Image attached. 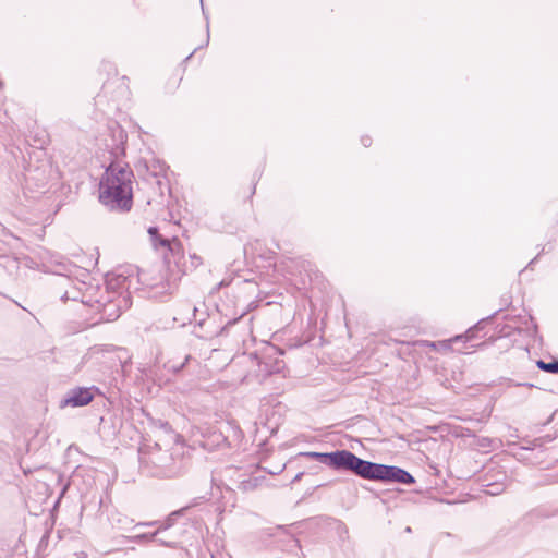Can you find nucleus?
I'll return each mask as SVG.
<instances>
[{
    "instance_id": "nucleus-1",
    "label": "nucleus",
    "mask_w": 558,
    "mask_h": 558,
    "mask_svg": "<svg viewBox=\"0 0 558 558\" xmlns=\"http://www.w3.org/2000/svg\"><path fill=\"white\" fill-rule=\"evenodd\" d=\"M54 272L59 276L54 283V293L62 301L81 302L82 304L97 310L101 302V293L104 292L98 286L88 284L85 281L74 280L70 275H64L63 271L70 272L71 264L60 262L56 265Z\"/></svg>"
},
{
    "instance_id": "nucleus-2",
    "label": "nucleus",
    "mask_w": 558,
    "mask_h": 558,
    "mask_svg": "<svg viewBox=\"0 0 558 558\" xmlns=\"http://www.w3.org/2000/svg\"><path fill=\"white\" fill-rule=\"evenodd\" d=\"M353 474L364 480L411 485L414 477L404 469L363 460L356 456Z\"/></svg>"
},
{
    "instance_id": "nucleus-3",
    "label": "nucleus",
    "mask_w": 558,
    "mask_h": 558,
    "mask_svg": "<svg viewBox=\"0 0 558 558\" xmlns=\"http://www.w3.org/2000/svg\"><path fill=\"white\" fill-rule=\"evenodd\" d=\"M161 244L167 248L165 260L171 265L174 264L179 271L187 274L195 270L203 264L202 257L197 254H189L186 257L183 251V245L180 240L173 238L172 240H162Z\"/></svg>"
},
{
    "instance_id": "nucleus-4",
    "label": "nucleus",
    "mask_w": 558,
    "mask_h": 558,
    "mask_svg": "<svg viewBox=\"0 0 558 558\" xmlns=\"http://www.w3.org/2000/svg\"><path fill=\"white\" fill-rule=\"evenodd\" d=\"M301 456L317 460L336 471L353 472L356 454L349 450H336L333 452H302Z\"/></svg>"
},
{
    "instance_id": "nucleus-5",
    "label": "nucleus",
    "mask_w": 558,
    "mask_h": 558,
    "mask_svg": "<svg viewBox=\"0 0 558 558\" xmlns=\"http://www.w3.org/2000/svg\"><path fill=\"white\" fill-rule=\"evenodd\" d=\"M131 306L130 294L101 293V302L97 307V312L101 314V318L107 322H113L120 317L121 313Z\"/></svg>"
},
{
    "instance_id": "nucleus-6",
    "label": "nucleus",
    "mask_w": 558,
    "mask_h": 558,
    "mask_svg": "<svg viewBox=\"0 0 558 558\" xmlns=\"http://www.w3.org/2000/svg\"><path fill=\"white\" fill-rule=\"evenodd\" d=\"M99 201L110 210L126 211L132 207V191L130 195H122L119 186L99 183Z\"/></svg>"
},
{
    "instance_id": "nucleus-7",
    "label": "nucleus",
    "mask_w": 558,
    "mask_h": 558,
    "mask_svg": "<svg viewBox=\"0 0 558 558\" xmlns=\"http://www.w3.org/2000/svg\"><path fill=\"white\" fill-rule=\"evenodd\" d=\"M133 172L128 167L118 163H111L105 171L100 183L117 185L122 195H130L132 191Z\"/></svg>"
},
{
    "instance_id": "nucleus-8",
    "label": "nucleus",
    "mask_w": 558,
    "mask_h": 558,
    "mask_svg": "<svg viewBox=\"0 0 558 558\" xmlns=\"http://www.w3.org/2000/svg\"><path fill=\"white\" fill-rule=\"evenodd\" d=\"M132 275L126 274L125 270H118L107 275L106 288L102 293L110 295L114 294H130V288L134 281Z\"/></svg>"
},
{
    "instance_id": "nucleus-9",
    "label": "nucleus",
    "mask_w": 558,
    "mask_h": 558,
    "mask_svg": "<svg viewBox=\"0 0 558 558\" xmlns=\"http://www.w3.org/2000/svg\"><path fill=\"white\" fill-rule=\"evenodd\" d=\"M94 395L90 388L76 387L71 389L66 397L61 401V407H84L92 402Z\"/></svg>"
},
{
    "instance_id": "nucleus-10",
    "label": "nucleus",
    "mask_w": 558,
    "mask_h": 558,
    "mask_svg": "<svg viewBox=\"0 0 558 558\" xmlns=\"http://www.w3.org/2000/svg\"><path fill=\"white\" fill-rule=\"evenodd\" d=\"M497 476L498 478L496 482H493L490 477L483 476L482 478V486L485 488V493L490 496H498L508 486V476L505 472L497 470Z\"/></svg>"
},
{
    "instance_id": "nucleus-11",
    "label": "nucleus",
    "mask_w": 558,
    "mask_h": 558,
    "mask_svg": "<svg viewBox=\"0 0 558 558\" xmlns=\"http://www.w3.org/2000/svg\"><path fill=\"white\" fill-rule=\"evenodd\" d=\"M259 372L263 375H271L279 373L283 368V361L279 359H272L270 352H266L262 355V360L258 361Z\"/></svg>"
},
{
    "instance_id": "nucleus-12",
    "label": "nucleus",
    "mask_w": 558,
    "mask_h": 558,
    "mask_svg": "<svg viewBox=\"0 0 558 558\" xmlns=\"http://www.w3.org/2000/svg\"><path fill=\"white\" fill-rule=\"evenodd\" d=\"M48 178L45 173V170L39 168L33 169L28 168L25 172V184L28 189L35 186L36 189H43L47 185Z\"/></svg>"
},
{
    "instance_id": "nucleus-13",
    "label": "nucleus",
    "mask_w": 558,
    "mask_h": 558,
    "mask_svg": "<svg viewBox=\"0 0 558 558\" xmlns=\"http://www.w3.org/2000/svg\"><path fill=\"white\" fill-rule=\"evenodd\" d=\"M197 502H193L191 505H187L185 507H182L178 510H174L172 511L162 522L159 521V525L158 527L156 529V531H158V535L162 532V531H167L169 530L170 527H172L178 518L182 517L190 508H192L193 506H196Z\"/></svg>"
},
{
    "instance_id": "nucleus-14",
    "label": "nucleus",
    "mask_w": 558,
    "mask_h": 558,
    "mask_svg": "<svg viewBox=\"0 0 558 558\" xmlns=\"http://www.w3.org/2000/svg\"><path fill=\"white\" fill-rule=\"evenodd\" d=\"M171 458L167 454V452L158 451L151 454V461L157 466V470L154 473L156 476L171 477L173 475L172 470L167 469V465L161 463L163 460L168 461Z\"/></svg>"
},
{
    "instance_id": "nucleus-15",
    "label": "nucleus",
    "mask_w": 558,
    "mask_h": 558,
    "mask_svg": "<svg viewBox=\"0 0 558 558\" xmlns=\"http://www.w3.org/2000/svg\"><path fill=\"white\" fill-rule=\"evenodd\" d=\"M191 360V355L190 354H185L183 356V360L182 361H177L174 359H169L165 364H163V367L169 371V372H172L174 374L179 373L185 365L186 363Z\"/></svg>"
},
{
    "instance_id": "nucleus-16",
    "label": "nucleus",
    "mask_w": 558,
    "mask_h": 558,
    "mask_svg": "<svg viewBox=\"0 0 558 558\" xmlns=\"http://www.w3.org/2000/svg\"><path fill=\"white\" fill-rule=\"evenodd\" d=\"M258 486L257 477H248L238 483L236 488L242 492H252Z\"/></svg>"
},
{
    "instance_id": "nucleus-17",
    "label": "nucleus",
    "mask_w": 558,
    "mask_h": 558,
    "mask_svg": "<svg viewBox=\"0 0 558 558\" xmlns=\"http://www.w3.org/2000/svg\"><path fill=\"white\" fill-rule=\"evenodd\" d=\"M536 365L539 369L550 373L558 374V360H554L551 362H545L543 360H538Z\"/></svg>"
},
{
    "instance_id": "nucleus-18",
    "label": "nucleus",
    "mask_w": 558,
    "mask_h": 558,
    "mask_svg": "<svg viewBox=\"0 0 558 558\" xmlns=\"http://www.w3.org/2000/svg\"><path fill=\"white\" fill-rule=\"evenodd\" d=\"M158 536V531H154L151 533H142L132 536L130 539L137 544L154 542L155 537Z\"/></svg>"
},
{
    "instance_id": "nucleus-19",
    "label": "nucleus",
    "mask_w": 558,
    "mask_h": 558,
    "mask_svg": "<svg viewBox=\"0 0 558 558\" xmlns=\"http://www.w3.org/2000/svg\"><path fill=\"white\" fill-rule=\"evenodd\" d=\"M111 520H112V525L120 527V529H126L128 525H130L133 522L128 517H124L120 513L112 515Z\"/></svg>"
},
{
    "instance_id": "nucleus-20",
    "label": "nucleus",
    "mask_w": 558,
    "mask_h": 558,
    "mask_svg": "<svg viewBox=\"0 0 558 558\" xmlns=\"http://www.w3.org/2000/svg\"><path fill=\"white\" fill-rule=\"evenodd\" d=\"M481 324V322L473 328H470L468 329V331L464 333V335H459V336H456L452 341L454 342H458V341H462V340H471L475 337V329L478 328V325Z\"/></svg>"
},
{
    "instance_id": "nucleus-21",
    "label": "nucleus",
    "mask_w": 558,
    "mask_h": 558,
    "mask_svg": "<svg viewBox=\"0 0 558 558\" xmlns=\"http://www.w3.org/2000/svg\"><path fill=\"white\" fill-rule=\"evenodd\" d=\"M184 306L186 307V311L190 315L182 319L183 325L185 324V320L191 323L193 319H196V312H197V307L194 305L185 304Z\"/></svg>"
},
{
    "instance_id": "nucleus-22",
    "label": "nucleus",
    "mask_w": 558,
    "mask_h": 558,
    "mask_svg": "<svg viewBox=\"0 0 558 558\" xmlns=\"http://www.w3.org/2000/svg\"><path fill=\"white\" fill-rule=\"evenodd\" d=\"M148 233H149V234H150V236H151V241H153L154 245H157V241H159V244H160L161 246H163V245L161 244V241H162L163 239L159 235V233H158V229H157V228H155V227H150V228L148 229Z\"/></svg>"
},
{
    "instance_id": "nucleus-23",
    "label": "nucleus",
    "mask_w": 558,
    "mask_h": 558,
    "mask_svg": "<svg viewBox=\"0 0 558 558\" xmlns=\"http://www.w3.org/2000/svg\"><path fill=\"white\" fill-rule=\"evenodd\" d=\"M153 171H151V174L155 177V178H158L159 174H161L162 172H165L166 170V166L163 162H160V161H157L156 165L153 166Z\"/></svg>"
},
{
    "instance_id": "nucleus-24",
    "label": "nucleus",
    "mask_w": 558,
    "mask_h": 558,
    "mask_svg": "<svg viewBox=\"0 0 558 558\" xmlns=\"http://www.w3.org/2000/svg\"><path fill=\"white\" fill-rule=\"evenodd\" d=\"M539 446H542V440L534 439L532 441H529L526 446L521 447L520 450H522V451L533 450L534 448L539 447Z\"/></svg>"
},
{
    "instance_id": "nucleus-25",
    "label": "nucleus",
    "mask_w": 558,
    "mask_h": 558,
    "mask_svg": "<svg viewBox=\"0 0 558 558\" xmlns=\"http://www.w3.org/2000/svg\"><path fill=\"white\" fill-rule=\"evenodd\" d=\"M154 542H156L160 546L169 547V548H175L177 543L171 541H166L163 538H157L155 537Z\"/></svg>"
},
{
    "instance_id": "nucleus-26",
    "label": "nucleus",
    "mask_w": 558,
    "mask_h": 558,
    "mask_svg": "<svg viewBox=\"0 0 558 558\" xmlns=\"http://www.w3.org/2000/svg\"><path fill=\"white\" fill-rule=\"evenodd\" d=\"M159 525V521H149V522H140L136 526H157Z\"/></svg>"
},
{
    "instance_id": "nucleus-27",
    "label": "nucleus",
    "mask_w": 558,
    "mask_h": 558,
    "mask_svg": "<svg viewBox=\"0 0 558 558\" xmlns=\"http://www.w3.org/2000/svg\"><path fill=\"white\" fill-rule=\"evenodd\" d=\"M361 143L364 147H368L372 144V138L369 136H362Z\"/></svg>"
},
{
    "instance_id": "nucleus-28",
    "label": "nucleus",
    "mask_w": 558,
    "mask_h": 558,
    "mask_svg": "<svg viewBox=\"0 0 558 558\" xmlns=\"http://www.w3.org/2000/svg\"><path fill=\"white\" fill-rule=\"evenodd\" d=\"M484 476L490 477L493 482H496V480L498 478L497 471L494 470L488 471L487 473L484 474Z\"/></svg>"
},
{
    "instance_id": "nucleus-29",
    "label": "nucleus",
    "mask_w": 558,
    "mask_h": 558,
    "mask_svg": "<svg viewBox=\"0 0 558 558\" xmlns=\"http://www.w3.org/2000/svg\"><path fill=\"white\" fill-rule=\"evenodd\" d=\"M220 441L222 442H227V437L223 436L221 433L219 434V436L217 437V444L219 445Z\"/></svg>"
},
{
    "instance_id": "nucleus-30",
    "label": "nucleus",
    "mask_w": 558,
    "mask_h": 558,
    "mask_svg": "<svg viewBox=\"0 0 558 558\" xmlns=\"http://www.w3.org/2000/svg\"><path fill=\"white\" fill-rule=\"evenodd\" d=\"M303 474H304L303 472L298 473L294 476V478L291 481V483L293 484V483H296L298 481H300L302 478Z\"/></svg>"
},
{
    "instance_id": "nucleus-31",
    "label": "nucleus",
    "mask_w": 558,
    "mask_h": 558,
    "mask_svg": "<svg viewBox=\"0 0 558 558\" xmlns=\"http://www.w3.org/2000/svg\"><path fill=\"white\" fill-rule=\"evenodd\" d=\"M76 558H85L86 554L84 551H80L75 554Z\"/></svg>"
},
{
    "instance_id": "nucleus-32",
    "label": "nucleus",
    "mask_w": 558,
    "mask_h": 558,
    "mask_svg": "<svg viewBox=\"0 0 558 558\" xmlns=\"http://www.w3.org/2000/svg\"><path fill=\"white\" fill-rule=\"evenodd\" d=\"M338 525H339V527L343 531V533H345V534L348 533V530H347V527H345V525H344V524H342L341 522H339V524H338Z\"/></svg>"
},
{
    "instance_id": "nucleus-33",
    "label": "nucleus",
    "mask_w": 558,
    "mask_h": 558,
    "mask_svg": "<svg viewBox=\"0 0 558 558\" xmlns=\"http://www.w3.org/2000/svg\"><path fill=\"white\" fill-rule=\"evenodd\" d=\"M209 43V24L207 23L206 45Z\"/></svg>"
},
{
    "instance_id": "nucleus-34",
    "label": "nucleus",
    "mask_w": 558,
    "mask_h": 558,
    "mask_svg": "<svg viewBox=\"0 0 558 558\" xmlns=\"http://www.w3.org/2000/svg\"><path fill=\"white\" fill-rule=\"evenodd\" d=\"M119 136H120V140L121 142L123 141V137H124V134H123V130L119 128Z\"/></svg>"
},
{
    "instance_id": "nucleus-35",
    "label": "nucleus",
    "mask_w": 558,
    "mask_h": 558,
    "mask_svg": "<svg viewBox=\"0 0 558 558\" xmlns=\"http://www.w3.org/2000/svg\"><path fill=\"white\" fill-rule=\"evenodd\" d=\"M196 50H197V49H195L192 53H190V54L187 56L186 60L191 59V58H192V56L194 54V52H195Z\"/></svg>"
},
{
    "instance_id": "nucleus-36",
    "label": "nucleus",
    "mask_w": 558,
    "mask_h": 558,
    "mask_svg": "<svg viewBox=\"0 0 558 558\" xmlns=\"http://www.w3.org/2000/svg\"><path fill=\"white\" fill-rule=\"evenodd\" d=\"M486 441H489V440L487 438H484L481 444L484 445V444H486Z\"/></svg>"
}]
</instances>
